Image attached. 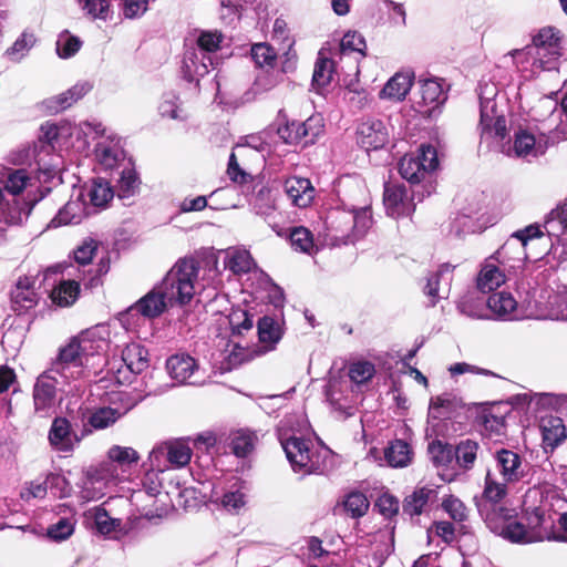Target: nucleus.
<instances>
[{
	"instance_id": "4",
	"label": "nucleus",
	"mask_w": 567,
	"mask_h": 567,
	"mask_svg": "<svg viewBox=\"0 0 567 567\" xmlns=\"http://www.w3.org/2000/svg\"><path fill=\"white\" fill-rule=\"evenodd\" d=\"M31 184V177L24 168H6L0 176V214L14 209L16 218L24 220L33 204L23 198V190Z\"/></svg>"
},
{
	"instance_id": "21",
	"label": "nucleus",
	"mask_w": 567,
	"mask_h": 567,
	"mask_svg": "<svg viewBox=\"0 0 567 567\" xmlns=\"http://www.w3.org/2000/svg\"><path fill=\"white\" fill-rule=\"evenodd\" d=\"M526 245L514 234L497 249L493 257L504 269L520 268L527 258Z\"/></svg>"
},
{
	"instance_id": "46",
	"label": "nucleus",
	"mask_w": 567,
	"mask_h": 567,
	"mask_svg": "<svg viewBox=\"0 0 567 567\" xmlns=\"http://www.w3.org/2000/svg\"><path fill=\"white\" fill-rule=\"evenodd\" d=\"M457 405V399L449 393L432 398L429 406V417L434 420L447 419Z\"/></svg>"
},
{
	"instance_id": "15",
	"label": "nucleus",
	"mask_w": 567,
	"mask_h": 567,
	"mask_svg": "<svg viewBox=\"0 0 567 567\" xmlns=\"http://www.w3.org/2000/svg\"><path fill=\"white\" fill-rule=\"evenodd\" d=\"M93 128L96 135L101 136L94 148L95 159L103 168L112 169L124 159L121 140L116 136H105V128L100 123L94 124Z\"/></svg>"
},
{
	"instance_id": "1",
	"label": "nucleus",
	"mask_w": 567,
	"mask_h": 567,
	"mask_svg": "<svg viewBox=\"0 0 567 567\" xmlns=\"http://www.w3.org/2000/svg\"><path fill=\"white\" fill-rule=\"evenodd\" d=\"M493 470H487L484 489L477 502L497 504L508 494V486L539 485L540 470L508 449L496 450L493 454Z\"/></svg>"
},
{
	"instance_id": "11",
	"label": "nucleus",
	"mask_w": 567,
	"mask_h": 567,
	"mask_svg": "<svg viewBox=\"0 0 567 567\" xmlns=\"http://www.w3.org/2000/svg\"><path fill=\"white\" fill-rule=\"evenodd\" d=\"M559 32L551 28H543L533 38V65L542 70H551L556 68V62L560 56Z\"/></svg>"
},
{
	"instance_id": "44",
	"label": "nucleus",
	"mask_w": 567,
	"mask_h": 567,
	"mask_svg": "<svg viewBox=\"0 0 567 567\" xmlns=\"http://www.w3.org/2000/svg\"><path fill=\"white\" fill-rule=\"evenodd\" d=\"M412 455L411 446L402 440H394L384 451L385 461L392 467L408 466L412 461Z\"/></svg>"
},
{
	"instance_id": "59",
	"label": "nucleus",
	"mask_w": 567,
	"mask_h": 567,
	"mask_svg": "<svg viewBox=\"0 0 567 567\" xmlns=\"http://www.w3.org/2000/svg\"><path fill=\"white\" fill-rule=\"evenodd\" d=\"M375 373L374 365L369 361H358L350 365L349 377L357 384H363Z\"/></svg>"
},
{
	"instance_id": "37",
	"label": "nucleus",
	"mask_w": 567,
	"mask_h": 567,
	"mask_svg": "<svg viewBox=\"0 0 567 567\" xmlns=\"http://www.w3.org/2000/svg\"><path fill=\"white\" fill-rule=\"evenodd\" d=\"M91 90L92 85L89 82H79L68 91L61 93L55 97L50 99L48 101V106L52 112L58 113L70 107L73 103L82 99Z\"/></svg>"
},
{
	"instance_id": "53",
	"label": "nucleus",
	"mask_w": 567,
	"mask_h": 567,
	"mask_svg": "<svg viewBox=\"0 0 567 567\" xmlns=\"http://www.w3.org/2000/svg\"><path fill=\"white\" fill-rule=\"evenodd\" d=\"M343 99L351 107L355 110H362L370 101L369 93L363 87H361L358 81H351L347 85Z\"/></svg>"
},
{
	"instance_id": "2",
	"label": "nucleus",
	"mask_w": 567,
	"mask_h": 567,
	"mask_svg": "<svg viewBox=\"0 0 567 567\" xmlns=\"http://www.w3.org/2000/svg\"><path fill=\"white\" fill-rule=\"evenodd\" d=\"M328 236L334 245L353 244L362 237L372 225L371 210L368 206L333 208L326 219Z\"/></svg>"
},
{
	"instance_id": "54",
	"label": "nucleus",
	"mask_w": 567,
	"mask_h": 567,
	"mask_svg": "<svg viewBox=\"0 0 567 567\" xmlns=\"http://www.w3.org/2000/svg\"><path fill=\"white\" fill-rule=\"evenodd\" d=\"M365 49V39L357 31H349L341 39L340 51L342 55L357 52L364 56Z\"/></svg>"
},
{
	"instance_id": "50",
	"label": "nucleus",
	"mask_w": 567,
	"mask_h": 567,
	"mask_svg": "<svg viewBox=\"0 0 567 567\" xmlns=\"http://www.w3.org/2000/svg\"><path fill=\"white\" fill-rule=\"evenodd\" d=\"M141 181L133 168H124L118 179L117 195L121 199L134 196L140 189Z\"/></svg>"
},
{
	"instance_id": "18",
	"label": "nucleus",
	"mask_w": 567,
	"mask_h": 567,
	"mask_svg": "<svg viewBox=\"0 0 567 567\" xmlns=\"http://www.w3.org/2000/svg\"><path fill=\"white\" fill-rule=\"evenodd\" d=\"M454 268L455 266L451 264H443L436 271L427 276L423 292L430 298L431 307H434L440 299L447 298Z\"/></svg>"
},
{
	"instance_id": "28",
	"label": "nucleus",
	"mask_w": 567,
	"mask_h": 567,
	"mask_svg": "<svg viewBox=\"0 0 567 567\" xmlns=\"http://www.w3.org/2000/svg\"><path fill=\"white\" fill-rule=\"evenodd\" d=\"M200 52L202 51L189 49L184 54L183 73L188 82H198L214 65L212 56L202 54Z\"/></svg>"
},
{
	"instance_id": "40",
	"label": "nucleus",
	"mask_w": 567,
	"mask_h": 567,
	"mask_svg": "<svg viewBox=\"0 0 567 567\" xmlns=\"http://www.w3.org/2000/svg\"><path fill=\"white\" fill-rule=\"evenodd\" d=\"M413 76L409 73H395L381 91V97L402 101L411 90Z\"/></svg>"
},
{
	"instance_id": "26",
	"label": "nucleus",
	"mask_w": 567,
	"mask_h": 567,
	"mask_svg": "<svg viewBox=\"0 0 567 567\" xmlns=\"http://www.w3.org/2000/svg\"><path fill=\"white\" fill-rule=\"evenodd\" d=\"M257 332L259 339L258 354L272 351L284 336L282 324L279 320L265 316L258 320Z\"/></svg>"
},
{
	"instance_id": "22",
	"label": "nucleus",
	"mask_w": 567,
	"mask_h": 567,
	"mask_svg": "<svg viewBox=\"0 0 567 567\" xmlns=\"http://www.w3.org/2000/svg\"><path fill=\"white\" fill-rule=\"evenodd\" d=\"M518 303L511 292L499 291L487 298V320L512 321L519 318Z\"/></svg>"
},
{
	"instance_id": "49",
	"label": "nucleus",
	"mask_w": 567,
	"mask_h": 567,
	"mask_svg": "<svg viewBox=\"0 0 567 567\" xmlns=\"http://www.w3.org/2000/svg\"><path fill=\"white\" fill-rule=\"evenodd\" d=\"M433 464L437 467L447 466L454 460V446L435 440L427 447Z\"/></svg>"
},
{
	"instance_id": "13",
	"label": "nucleus",
	"mask_w": 567,
	"mask_h": 567,
	"mask_svg": "<svg viewBox=\"0 0 567 567\" xmlns=\"http://www.w3.org/2000/svg\"><path fill=\"white\" fill-rule=\"evenodd\" d=\"M84 368L86 365L79 350V342L72 339L59 350L58 357L49 369L55 372L60 379L71 382L82 377Z\"/></svg>"
},
{
	"instance_id": "45",
	"label": "nucleus",
	"mask_w": 567,
	"mask_h": 567,
	"mask_svg": "<svg viewBox=\"0 0 567 567\" xmlns=\"http://www.w3.org/2000/svg\"><path fill=\"white\" fill-rule=\"evenodd\" d=\"M35 43L37 38L34 33L24 30L13 44L6 50L4 56L11 62L19 63L28 55Z\"/></svg>"
},
{
	"instance_id": "12",
	"label": "nucleus",
	"mask_w": 567,
	"mask_h": 567,
	"mask_svg": "<svg viewBox=\"0 0 567 567\" xmlns=\"http://www.w3.org/2000/svg\"><path fill=\"white\" fill-rule=\"evenodd\" d=\"M84 437L83 429H75L72 413L70 414V419L56 416L52 421L48 435L51 446L62 453L72 452Z\"/></svg>"
},
{
	"instance_id": "47",
	"label": "nucleus",
	"mask_w": 567,
	"mask_h": 567,
	"mask_svg": "<svg viewBox=\"0 0 567 567\" xmlns=\"http://www.w3.org/2000/svg\"><path fill=\"white\" fill-rule=\"evenodd\" d=\"M300 141L303 145L311 144L323 132V118L321 115H311L305 122H299Z\"/></svg>"
},
{
	"instance_id": "7",
	"label": "nucleus",
	"mask_w": 567,
	"mask_h": 567,
	"mask_svg": "<svg viewBox=\"0 0 567 567\" xmlns=\"http://www.w3.org/2000/svg\"><path fill=\"white\" fill-rule=\"evenodd\" d=\"M278 437L286 456L295 472L311 474L319 471L320 466L315 460V452L310 441L296 436L293 433L278 427Z\"/></svg>"
},
{
	"instance_id": "5",
	"label": "nucleus",
	"mask_w": 567,
	"mask_h": 567,
	"mask_svg": "<svg viewBox=\"0 0 567 567\" xmlns=\"http://www.w3.org/2000/svg\"><path fill=\"white\" fill-rule=\"evenodd\" d=\"M476 506L487 527L494 534L502 536L511 543H532L525 524L516 519L514 509L501 506L499 503L476 502Z\"/></svg>"
},
{
	"instance_id": "55",
	"label": "nucleus",
	"mask_w": 567,
	"mask_h": 567,
	"mask_svg": "<svg viewBox=\"0 0 567 567\" xmlns=\"http://www.w3.org/2000/svg\"><path fill=\"white\" fill-rule=\"evenodd\" d=\"M333 61L327 58H319L316 62L312 83L319 87L328 85L332 80Z\"/></svg>"
},
{
	"instance_id": "33",
	"label": "nucleus",
	"mask_w": 567,
	"mask_h": 567,
	"mask_svg": "<svg viewBox=\"0 0 567 567\" xmlns=\"http://www.w3.org/2000/svg\"><path fill=\"white\" fill-rule=\"evenodd\" d=\"M540 430L545 451L548 449L554 451L566 439L565 424L558 416H548L542 419Z\"/></svg>"
},
{
	"instance_id": "30",
	"label": "nucleus",
	"mask_w": 567,
	"mask_h": 567,
	"mask_svg": "<svg viewBox=\"0 0 567 567\" xmlns=\"http://www.w3.org/2000/svg\"><path fill=\"white\" fill-rule=\"evenodd\" d=\"M284 188L291 203L300 208L309 206L315 198V188L308 178L289 177L285 181Z\"/></svg>"
},
{
	"instance_id": "43",
	"label": "nucleus",
	"mask_w": 567,
	"mask_h": 567,
	"mask_svg": "<svg viewBox=\"0 0 567 567\" xmlns=\"http://www.w3.org/2000/svg\"><path fill=\"white\" fill-rule=\"evenodd\" d=\"M85 196L90 200L87 205L91 207V212L94 213V208H104L113 198L114 193L106 181L97 178L87 187Z\"/></svg>"
},
{
	"instance_id": "52",
	"label": "nucleus",
	"mask_w": 567,
	"mask_h": 567,
	"mask_svg": "<svg viewBox=\"0 0 567 567\" xmlns=\"http://www.w3.org/2000/svg\"><path fill=\"white\" fill-rule=\"evenodd\" d=\"M343 505L351 517L359 518L367 514L370 502L363 493L354 491L347 495Z\"/></svg>"
},
{
	"instance_id": "62",
	"label": "nucleus",
	"mask_w": 567,
	"mask_h": 567,
	"mask_svg": "<svg viewBox=\"0 0 567 567\" xmlns=\"http://www.w3.org/2000/svg\"><path fill=\"white\" fill-rule=\"evenodd\" d=\"M251 58L260 68L272 66L276 61V52L267 43H257L251 48Z\"/></svg>"
},
{
	"instance_id": "60",
	"label": "nucleus",
	"mask_w": 567,
	"mask_h": 567,
	"mask_svg": "<svg viewBox=\"0 0 567 567\" xmlns=\"http://www.w3.org/2000/svg\"><path fill=\"white\" fill-rule=\"evenodd\" d=\"M255 446V436L251 433L238 432L231 440V450L238 457H246Z\"/></svg>"
},
{
	"instance_id": "61",
	"label": "nucleus",
	"mask_w": 567,
	"mask_h": 567,
	"mask_svg": "<svg viewBox=\"0 0 567 567\" xmlns=\"http://www.w3.org/2000/svg\"><path fill=\"white\" fill-rule=\"evenodd\" d=\"M74 532V523L70 518H60L55 524L48 527L47 535L50 539L62 542L68 539Z\"/></svg>"
},
{
	"instance_id": "10",
	"label": "nucleus",
	"mask_w": 567,
	"mask_h": 567,
	"mask_svg": "<svg viewBox=\"0 0 567 567\" xmlns=\"http://www.w3.org/2000/svg\"><path fill=\"white\" fill-rule=\"evenodd\" d=\"M125 415V409L122 411L113 410L109 406H100L91 409L86 405H81L72 413V420L75 429H83L85 436L90 435L94 430H104L116 423L122 416Z\"/></svg>"
},
{
	"instance_id": "25",
	"label": "nucleus",
	"mask_w": 567,
	"mask_h": 567,
	"mask_svg": "<svg viewBox=\"0 0 567 567\" xmlns=\"http://www.w3.org/2000/svg\"><path fill=\"white\" fill-rule=\"evenodd\" d=\"M504 267H502L493 257H487L482 264L476 277V288L482 293H488L506 281Z\"/></svg>"
},
{
	"instance_id": "38",
	"label": "nucleus",
	"mask_w": 567,
	"mask_h": 567,
	"mask_svg": "<svg viewBox=\"0 0 567 567\" xmlns=\"http://www.w3.org/2000/svg\"><path fill=\"white\" fill-rule=\"evenodd\" d=\"M122 360L131 372L138 374L148 368V351L138 343H131L123 349Z\"/></svg>"
},
{
	"instance_id": "14",
	"label": "nucleus",
	"mask_w": 567,
	"mask_h": 567,
	"mask_svg": "<svg viewBox=\"0 0 567 567\" xmlns=\"http://www.w3.org/2000/svg\"><path fill=\"white\" fill-rule=\"evenodd\" d=\"M168 305H171L168 299L156 285L122 315V320L128 321L130 318L133 319L138 316L145 319H154L159 317L166 310Z\"/></svg>"
},
{
	"instance_id": "31",
	"label": "nucleus",
	"mask_w": 567,
	"mask_h": 567,
	"mask_svg": "<svg viewBox=\"0 0 567 567\" xmlns=\"http://www.w3.org/2000/svg\"><path fill=\"white\" fill-rule=\"evenodd\" d=\"M11 301L14 311L22 313L38 303V293L34 289V279L30 277L19 278L11 291Z\"/></svg>"
},
{
	"instance_id": "17",
	"label": "nucleus",
	"mask_w": 567,
	"mask_h": 567,
	"mask_svg": "<svg viewBox=\"0 0 567 567\" xmlns=\"http://www.w3.org/2000/svg\"><path fill=\"white\" fill-rule=\"evenodd\" d=\"M420 90L414 96L417 111L431 115L432 112L446 101V93L442 83L436 79H423L419 81Z\"/></svg>"
},
{
	"instance_id": "23",
	"label": "nucleus",
	"mask_w": 567,
	"mask_h": 567,
	"mask_svg": "<svg viewBox=\"0 0 567 567\" xmlns=\"http://www.w3.org/2000/svg\"><path fill=\"white\" fill-rule=\"evenodd\" d=\"M525 520L532 543L551 540L555 522L550 515H546L542 508L535 507L530 512L526 511Z\"/></svg>"
},
{
	"instance_id": "56",
	"label": "nucleus",
	"mask_w": 567,
	"mask_h": 567,
	"mask_svg": "<svg viewBox=\"0 0 567 567\" xmlns=\"http://www.w3.org/2000/svg\"><path fill=\"white\" fill-rule=\"evenodd\" d=\"M82 42L78 37L70 35L68 31L62 32L56 40V53L62 59L73 56L81 48Z\"/></svg>"
},
{
	"instance_id": "9",
	"label": "nucleus",
	"mask_w": 567,
	"mask_h": 567,
	"mask_svg": "<svg viewBox=\"0 0 567 567\" xmlns=\"http://www.w3.org/2000/svg\"><path fill=\"white\" fill-rule=\"evenodd\" d=\"M70 382L60 379L51 369L41 373L33 386V401L35 412L41 416H47L55 404L56 391L69 393L72 389H66Z\"/></svg>"
},
{
	"instance_id": "36",
	"label": "nucleus",
	"mask_w": 567,
	"mask_h": 567,
	"mask_svg": "<svg viewBox=\"0 0 567 567\" xmlns=\"http://www.w3.org/2000/svg\"><path fill=\"white\" fill-rule=\"evenodd\" d=\"M547 148L542 141H536L535 136L527 131L520 130L515 133L513 151L517 157H537L543 155Z\"/></svg>"
},
{
	"instance_id": "63",
	"label": "nucleus",
	"mask_w": 567,
	"mask_h": 567,
	"mask_svg": "<svg viewBox=\"0 0 567 567\" xmlns=\"http://www.w3.org/2000/svg\"><path fill=\"white\" fill-rule=\"evenodd\" d=\"M291 246L301 252H310L313 247V239L310 230L305 227H295L290 231Z\"/></svg>"
},
{
	"instance_id": "58",
	"label": "nucleus",
	"mask_w": 567,
	"mask_h": 567,
	"mask_svg": "<svg viewBox=\"0 0 567 567\" xmlns=\"http://www.w3.org/2000/svg\"><path fill=\"white\" fill-rule=\"evenodd\" d=\"M226 266L234 274L248 272L252 266V259L246 250H235L228 256Z\"/></svg>"
},
{
	"instance_id": "35",
	"label": "nucleus",
	"mask_w": 567,
	"mask_h": 567,
	"mask_svg": "<svg viewBox=\"0 0 567 567\" xmlns=\"http://www.w3.org/2000/svg\"><path fill=\"white\" fill-rule=\"evenodd\" d=\"M75 342H79V350L82 359L85 361L86 368L93 365L91 360L100 358L101 353L105 351L107 343L103 338H95L93 331L82 332L79 337L73 338Z\"/></svg>"
},
{
	"instance_id": "57",
	"label": "nucleus",
	"mask_w": 567,
	"mask_h": 567,
	"mask_svg": "<svg viewBox=\"0 0 567 567\" xmlns=\"http://www.w3.org/2000/svg\"><path fill=\"white\" fill-rule=\"evenodd\" d=\"M223 34L218 31H204L197 39V48H193L196 51H202V54L209 55L219 49Z\"/></svg>"
},
{
	"instance_id": "48",
	"label": "nucleus",
	"mask_w": 567,
	"mask_h": 567,
	"mask_svg": "<svg viewBox=\"0 0 567 567\" xmlns=\"http://www.w3.org/2000/svg\"><path fill=\"white\" fill-rule=\"evenodd\" d=\"M80 291L79 282L75 280H63L60 285L53 290L52 299L59 306L65 307L72 305Z\"/></svg>"
},
{
	"instance_id": "39",
	"label": "nucleus",
	"mask_w": 567,
	"mask_h": 567,
	"mask_svg": "<svg viewBox=\"0 0 567 567\" xmlns=\"http://www.w3.org/2000/svg\"><path fill=\"white\" fill-rule=\"evenodd\" d=\"M436 496L434 489L429 487L416 488L411 495L406 496L403 502V513L409 516L421 515L427 504Z\"/></svg>"
},
{
	"instance_id": "51",
	"label": "nucleus",
	"mask_w": 567,
	"mask_h": 567,
	"mask_svg": "<svg viewBox=\"0 0 567 567\" xmlns=\"http://www.w3.org/2000/svg\"><path fill=\"white\" fill-rule=\"evenodd\" d=\"M228 323L233 334L243 336L254 327L252 316L241 308L233 309L228 316Z\"/></svg>"
},
{
	"instance_id": "24",
	"label": "nucleus",
	"mask_w": 567,
	"mask_h": 567,
	"mask_svg": "<svg viewBox=\"0 0 567 567\" xmlns=\"http://www.w3.org/2000/svg\"><path fill=\"white\" fill-rule=\"evenodd\" d=\"M383 203L386 214L393 218L409 216L415 208L408 196L405 187L402 185L386 184Z\"/></svg>"
},
{
	"instance_id": "16",
	"label": "nucleus",
	"mask_w": 567,
	"mask_h": 567,
	"mask_svg": "<svg viewBox=\"0 0 567 567\" xmlns=\"http://www.w3.org/2000/svg\"><path fill=\"white\" fill-rule=\"evenodd\" d=\"M192 458V450L189 446L181 441L169 442L162 444L150 454V461L153 467L158 472H163L161 462L166 460L172 466L183 467L189 463Z\"/></svg>"
},
{
	"instance_id": "29",
	"label": "nucleus",
	"mask_w": 567,
	"mask_h": 567,
	"mask_svg": "<svg viewBox=\"0 0 567 567\" xmlns=\"http://www.w3.org/2000/svg\"><path fill=\"white\" fill-rule=\"evenodd\" d=\"M544 228L551 244L567 246V202L553 209L547 216Z\"/></svg>"
},
{
	"instance_id": "19",
	"label": "nucleus",
	"mask_w": 567,
	"mask_h": 567,
	"mask_svg": "<svg viewBox=\"0 0 567 567\" xmlns=\"http://www.w3.org/2000/svg\"><path fill=\"white\" fill-rule=\"evenodd\" d=\"M386 141L388 131L381 120L367 117L358 124L357 142L367 151L379 150L385 145Z\"/></svg>"
},
{
	"instance_id": "6",
	"label": "nucleus",
	"mask_w": 567,
	"mask_h": 567,
	"mask_svg": "<svg viewBox=\"0 0 567 567\" xmlns=\"http://www.w3.org/2000/svg\"><path fill=\"white\" fill-rule=\"evenodd\" d=\"M480 100V130L483 138L504 140L507 135L506 118L498 111L497 85L481 81L477 87Z\"/></svg>"
},
{
	"instance_id": "34",
	"label": "nucleus",
	"mask_w": 567,
	"mask_h": 567,
	"mask_svg": "<svg viewBox=\"0 0 567 567\" xmlns=\"http://www.w3.org/2000/svg\"><path fill=\"white\" fill-rule=\"evenodd\" d=\"M458 312L473 320H487V299L477 296L475 292H467L456 303Z\"/></svg>"
},
{
	"instance_id": "27",
	"label": "nucleus",
	"mask_w": 567,
	"mask_h": 567,
	"mask_svg": "<svg viewBox=\"0 0 567 567\" xmlns=\"http://www.w3.org/2000/svg\"><path fill=\"white\" fill-rule=\"evenodd\" d=\"M91 214V207L83 200V194L81 193L76 199L69 200L62 208H60L50 224L53 227L71 224L76 225L80 224L85 216Z\"/></svg>"
},
{
	"instance_id": "32",
	"label": "nucleus",
	"mask_w": 567,
	"mask_h": 567,
	"mask_svg": "<svg viewBox=\"0 0 567 567\" xmlns=\"http://www.w3.org/2000/svg\"><path fill=\"white\" fill-rule=\"evenodd\" d=\"M482 454V446L478 441L463 439L454 446V460L457 467L464 472L475 467L478 456Z\"/></svg>"
},
{
	"instance_id": "20",
	"label": "nucleus",
	"mask_w": 567,
	"mask_h": 567,
	"mask_svg": "<svg viewBox=\"0 0 567 567\" xmlns=\"http://www.w3.org/2000/svg\"><path fill=\"white\" fill-rule=\"evenodd\" d=\"M166 369L171 378L181 384H197L202 382L198 378L199 367L189 354L178 353L169 357L166 361Z\"/></svg>"
},
{
	"instance_id": "41",
	"label": "nucleus",
	"mask_w": 567,
	"mask_h": 567,
	"mask_svg": "<svg viewBox=\"0 0 567 567\" xmlns=\"http://www.w3.org/2000/svg\"><path fill=\"white\" fill-rule=\"evenodd\" d=\"M250 206L256 215L268 220L275 209L270 188L261 183L256 184L250 199Z\"/></svg>"
},
{
	"instance_id": "64",
	"label": "nucleus",
	"mask_w": 567,
	"mask_h": 567,
	"mask_svg": "<svg viewBox=\"0 0 567 567\" xmlns=\"http://www.w3.org/2000/svg\"><path fill=\"white\" fill-rule=\"evenodd\" d=\"M374 508H377L384 518H392L398 515L400 503L395 496L383 493L375 501Z\"/></svg>"
},
{
	"instance_id": "42",
	"label": "nucleus",
	"mask_w": 567,
	"mask_h": 567,
	"mask_svg": "<svg viewBox=\"0 0 567 567\" xmlns=\"http://www.w3.org/2000/svg\"><path fill=\"white\" fill-rule=\"evenodd\" d=\"M248 503V489L243 482L236 483L221 497L223 507L233 514H239Z\"/></svg>"
},
{
	"instance_id": "8",
	"label": "nucleus",
	"mask_w": 567,
	"mask_h": 567,
	"mask_svg": "<svg viewBox=\"0 0 567 567\" xmlns=\"http://www.w3.org/2000/svg\"><path fill=\"white\" fill-rule=\"evenodd\" d=\"M439 166L437 152L432 145H421L416 153L405 155L399 164L402 178L411 184H420Z\"/></svg>"
},
{
	"instance_id": "3",
	"label": "nucleus",
	"mask_w": 567,
	"mask_h": 567,
	"mask_svg": "<svg viewBox=\"0 0 567 567\" xmlns=\"http://www.w3.org/2000/svg\"><path fill=\"white\" fill-rule=\"evenodd\" d=\"M199 272V264L194 258H183L157 284L171 305H186L195 295V282Z\"/></svg>"
}]
</instances>
